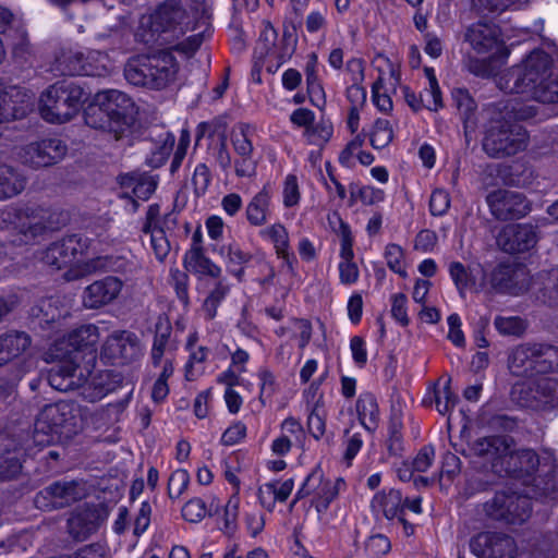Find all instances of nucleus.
I'll return each instance as SVG.
<instances>
[{"label":"nucleus","mask_w":558,"mask_h":558,"mask_svg":"<svg viewBox=\"0 0 558 558\" xmlns=\"http://www.w3.org/2000/svg\"><path fill=\"white\" fill-rule=\"evenodd\" d=\"M98 340V328L94 325H84L58 337L45 354L47 362H59L49 372V385L59 391L82 388V396L92 402L104 398L109 389L96 383V378L87 380L96 362Z\"/></svg>","instance_id":"nucleus-1"},{"label":"nucleus","mask_w":558,"mask_h":558,"mask_svg":"<svg viewBox=\"0 0 558 558\" xmlns=\"http://www.w3.org/2000/svg\"><path fill=\"white\" fill-rule=\"evenodd\" d=\"M497 85L506 93L520 95V100L558 102L553 60L542 50L532 51L521 64L501 74Z\"/></svg>","instance_id":"nucleus-2"},{"label":"nucleus","mask_w":558,"mask_h":558,"mask_svg":"<svg viewBox=\"0 0 558 558\" xmlns=\"http://www.w3.org/2000/svg\"><path fill=\"white\" fill-rule=\"evenodd\" d=\"M475 454L490 463L493 472L521 480L525 485H548L549 478L537 474L539 459L530 449H515L513 441L505 436L485 437L473 445Z\"/></svg>","instance_id":"nucleus-3"},{"label":"nucleus","mask_w":558,"mask_h":558,"mask_svg":"<svg viewBox=\"0 0 558 558\" xmlns=\"http://www.w3.org/2000/svg\"><path fill=\"white\" fill-rule=\"evenodd\" d=\"M136 107L123 92L117 89L97 93L84 111L88 126L101 130L121 138L132 133Z\"/></svg>","instance_id":"nucleus-4"},{"label":"nucleus","mask_w":558,"mask_h":558,"mask_svg":"<svg viewBox=\"0 0 558 558\" xmlns=\"http://www.w3.org/2000/svg\"><path fill=\"white\" fill-rule=\"evenodd\" d=\"M534 114L533 108L521 106L519 99L508 100L498 118L490 120L483 138V148L492 157L511 156L527 145V133L510 120H525Z\"/></svg>","instance_id":"nucleus-5"},{"label":"nucleus","mask_w":558,"mask_h":558,"mask_svg":"<svg viewBox=\"0 0 558 558\" xmlns=\"http://www.w3.org/2000/svg\"><path fill=\"white\" fill-rule=\"evenodd\" d=\"M87 239L70 235L60 242L51 244L41 255V260L56 269L68 268L64 274L66 280L78 279L99 268L114 271H125L123 262H102L101 258L92 260L87 256Z\"/></svg>","instance_id":"nucleus-6"},{"label":"nucleus","mask_w":558,"mask_h":558,"mask_svg":"<svg viewBox=\"0 0 558 558\" xmlns=\"http://www.w3.org/2000/svg\"><path fill=\"white\" fill-rule=\"evenodd\" d=\"M464 40L471 48L469 69L476 75H490L494 63L504 62L509 56L499 29L493 24H472L465 32Z\"/></svg>","instance_id":"nucleus-7"},{"label":"nucleus","mask_w":558,"mask_h":558,"mask_svg":"<svg viewBox=\"0 0 558 558\" xmlns=\"http://www.w3.org/2000/svg\"><path fill=\"white\" fill-rule=\"evenodd\" d=\"M178 62L169 51L133 57L124 68V76L129 83L150 89L172 86L178 80Z\"/></svg>","instance_id":"nucleus-8"},{"label":"nucleus","mask_w":558,"mask_h":558,"mask_svg":"<svg viewBox=\"0 0 558 558\" xmlns=\"http://www.w3.org/2000/svg\"><path fill=\"white\" fill-rule=\"evenodd\" d=\"M33 93L17 86L0 90V123L24 117L33 107ZM24 185V179L19 173L0 165V199L16 195Z\"/></svg>","instance_id":"nucleus-9"},{"label":"nucleus","mask_w":558,"mask_h":558,"mask_svg":"<svg viewBox=\"0 0 558 558\" xmlns=\"http://www.w3.org/2000/svg\"><path fill=\"white\" fill-rule=\"evenodd\" d=\"M84 96V90L76 84L58 82L41 93L39 113L49 123H65L78 113Z\"/></svg>","instance_id":"nucleus-10"},{"label":"nucleus","mask_w":558,"mask_h":558,"mask_svg":"<svg viewBox=\"0 0 558 558\" xmlns=\"http://www.w3.org/2000/svg\"><path fill=\"white\" fill-rule=\"evenodd\" d=\"M151 37L165 44H171L187 31L192 29L191 19L186 11L177 2H167L158 7L151 14L141 21Z\"/></svg>","instance_id":"nucleus-11"},{"label":"nucleus","mask_w":558,"mask_h":558,"mask_svg":"<svg viewBox=\"0 0 558 558\" xmlns=\"http://www.w3.org/2000/svg\"><path fill=\"white\" fill-rule=\"evenodd\" d=\"M56 64L63 75L105 76L114 69V61L108 53L90 49L64 51Z\"/></svg>","instance_id":"nucleus-12"},{"label":"nucleus","mask_w":558,"mask_h":558,"mask_svg":"<svg viewBox=\"0 0 558 558\" xmlns=\"http://www.w3.org/2000/svg\"><path fill=\"white\" fill-rule=\"evenodd\" d=\"M471 280L475 284L470 286L468 291L473 292H482L492 288L510 294H519L527 289L524 268L511 265H499L489 275V278L482 266L474 265Z\"/></svg>","instance_id":"nucleus-13"},{"label":"nucleus","mask_w":558,"mask_h":558,"mask_svg":"<svg viewBox=\"0 0 558 558\" xmlns=\"http://www.w3.org/2000/svg\"><path fill=\"white\" fill-rule=\"evenodd\" d=\"M81 423V414L78 408L68 401H59L49 404L40 412L36 423L35 432L37 437L39 433L49 437L47 439H38L39 442H50L52 434H70L74 433Z\"/></svg>","instance_id":"nucleus-14"},{"label":"nucleus","mask_w":558,"mask_h":558,"mask_svg":"<svg viewBox=\"0 0 558 558\" xmlns=\"http://www.w3.org/2000/svg\"><path fill=\"white\" fill-rule=\"evenodd\" d=\"M512 399L520 405L547 409L558 405V379L548 376H537L514 384Z\"/></svg>","instance_id":"nucleus-15"},{"label":"nucleus","mask_w":558,"mask_h":558,"mask_svg":"<svg viewBox=\"0 0 558 558\" xmlns=\"http://www.w3.org/2000/svg\"><path fill=\"white\" fill-rule=\"evenodd\" d=\"M345 486L343 478H324L322 471L314 470L305 478L298 495L300 497L312 495V505L316 509L319 520L327 521L326 514L330 504L345 489Z\"/></svg>","instance_id":"nucleus-16"},{"label":"nucleus","mask_w":558,"mask_h":558,"mask_svg":"<svg viewBox=\"0 0 558 558\" xmlns=\"http://www.w3.org/2000/svg\"><path fill=\"white\" fill-rule=\"evenodd\" d=\"M2 216L3 222L12 225L14 229L19 230L22 235L20 241L25 244L52 228L47 221L48 211L36 206L12 208L3 213Z\"/></svg>","instance_id":"nucleus-17"},{"label":"nucleus","mask_w":558,"mask_h":558,"mask_svg":"<svg viewBox=\"0 0 558 558\" xmlns=\"http://www.w3.org/2000/svg\"><path fill=\"white\" fill-rule=\"evenodd\" d=\"M486 514L495 520H504L511 524L524 522L531 513V500L526 496L497 493L484 505Z\"/></svg>","instance_id":"nucleus-18"},{"label":"nucleus","mask_w":558,"mask_h":558,"mask_svg":"<svg viewBox=\"0 0 558 558\" xmlns=\"http://www.w3.org/2000/svg\"><path fill=\"white\" fill-rule=\"evenodd\" d=\"M253 137L254 129L247 124H239L231 131L230 142L235 154L234 171L239 178L256 175L257 159L254 157Z\"/></svg>","instance_id":"nucleus-19"},{"label":"nucleus","mask_w":558,"mask_h":558,"mask_svg":"<svg viewBox=\"0 0 558 558\" xmlns=\"http://www.w3.org/2000/svg\"><path fill=\"white\" fill-rule=\"evenodd\" d=\"M471 551L478 558H514V541L502 534L484 532L471 539Z\"/></svg>","instance_id":"nucleus-20"},{"label":"nucleus","mask_w":558,"mask_h":558,"mask_svg":"<svg viewBox=\"0 0 558 558\" xmlns=\"http://www.w3.org/2000/svg\"><path fill=\"white\" fill-rule=\"evenodd\" d=\"M124 282L116 276H107L87 286L82 301L86 308L96 310L114 303L122 294Z\"/></svg>","instance_id":"nucleus-21"},{"label":"nucleus","mask_w":558,"mask_h":558,"mask_svg":"<svg viewBox=\"0 0 558 558\" xmlns=\"http://www.w3.org/2000/svg\"><path fill=\"white\" fill-rule=\"evenodd\" d=\"M141 353V344L137 337L130 331L112 333L105 342L100 357L106 363L123 364L136 357Z\"/></svg>","instance_id":"nucleus-22"},{"label":"nucleus","mask_w":558,"mask_h":558,"mask_svg":"<svg viewBox=\"0 0 558 558\" xmlns=\"http://www.w3.org/2000/svg\"><path fill=\"white\" fill-rule=\"evenodd\" d=\"M487 204L492 214L501 220L520 218L530 211L526 199L518 192L497 190L488 194Z\"/></svg>","instance_id":"nucleus-23"},{"label":"nucleus","mask_w":558,"mask_h":558,"mask_svg":"<svg viewBox=\"0 0 558 558\" xmlns=\"http://www.w3.org/2000/svg\"><path fill=\"white\" fill-rule=\"evenodd\" d=\"M537 234L531 225H509L497 238L498 245L508 253H520L534 247Z\"/></svg>","instance_id":"nucleus-24"},{"label":"nucleus","mask_w":558,"mask_h":558,"mask_svg":"<svg viewBox=\"0 0 558 558\" xmlns=\"http://www.w3.org/2000/svg\"><path fill=\"white\" fill-rule=\"evenodd\" d=\"M66 147L58 138L43 140L25 149L24 161L34 167H47L61 160Z\"/></svg>","instance_id":"nucleus-25"},{"label":"nucleus","mask_w":558,"mask_h":558,"mask_svg":"<svg viewBox=\"0 0 558 558\" xmlns=\"http://www.w3.org/2000/svg\"><path fill=\"white\" fill-rule=\"evenodd\" d=\"M78 497L73 483H54L38 493L35 505L41 510L62 508Z\"/></svg>","instance_id":"nucleus-26"},{"label":"nucleus","mask_w":558,"mask_h":558,"mask_svg":"<svg viewBox=\"0 0 558 558\" xmlns=\"http://www.w3.org/2000/svg\"><path fill=\"white\" fill-rule=\"evenodd\" d=\"M158 213V206H149L144 232L150 234V245L156 258L163 262L170 252V244L165 231L157 226Z\"/></svg>","instance_id":"nucleus-27"},{"label":"nucleus","mask_w":558,"mask_h":558,"mask_svg":"<svg viewBox=\"0 0 558 558\" xmlns=\"http://www.w3.org/2000/svg\"><path fill=\"white\" fill-rule=\"evenodd\" d=\"M31 345V338L22 331L0 336V366L20 357Z\"/></svg>","instance_id":"nucleus-28"},{"label":"nucleus","mask_w":558,"mask_h":558,"mask_svg":"<svg viewBox=\"0 0 558 558\" xmlns=\"http://www.w3.org/2000/svg\"><path fill=\"white\" fill-rule=\"evenodd\" d=\"M183 266L187 271L199 277L218 278L221 274V268L206 257L199 246H193L184 254Z\"/></svg>","instance_id":"nucleus-29"},{"label":"nucleus","mask_w":558,"mask_h":558,"mask_svg":"<svg viewBox=\"0 0 558 558\" xmlns=\"http://www.w3.org/2000/svg\"><path fill=\"white\" fill-rule=\"evenodd\" d=\"M271 192L264 186L246 206V218L253 226L259 227L267 222L270 215Z\"/></svg>","instance_id":"nucleus-30"},{"label":"nucleus","mask_w":558,"mask_h":558,"mask_svg":"<svg viewBox=\"0 0 558 558\" xmlns=\"http://www.w3.org/2000/svg\"><path fill=\"white\" fill-rule=\"evenodd\" d=\"M536 350L534 344H522L517 347L509 360V369L515 376L533 377V356Z\"/></svg>","instance_id":"nucleus-31"},{"label":"nucleus","mask_w":558,"mask_h":558,"mask_svg":"<svg viewBox=\"0 0 558 558\" xmlns=\"http://www.w3.org/2000/svg\"><path fill=\"white\" fill-rule=\"evenodd\" d=\"M362 147L363 138L356 135L339 154V162L347 168H353L356 163L369 166L374 161V156L369 151L363 150Z\"/></svg>","instance_id":"nucleus-32"},{"label":"nucleus","mask_w":558,"mask_h":558,"mask_svg":"<svg viewBox=\"0 0 558 558\" xmlns=\"http://www.w3.org/2000/svg\"><path fill=\"white\" fill-rule=\"evenodd\" d=\"M373 70L377 77L373 84L387 85L388 88H397L400 83L399 65L384 54H377L372 61Z\"/></svg>","instance_id":"nucleus-33"},{"label":"nucleus","mask_w":558,"mask_h":558,"mask_svg":"<svg viewBox=\"0 0 558 558\" xmlns=\"http://www.w3.org/2000/svg\"><path fill=\"white\" fill-rule=\"evenodd\" d=\"M356 413L360 424L368 432L377 427L379 410L376 398L372 393H362L356 401Z\"/></svg>","instance_id":"nucleus-34"},{"label":"nucleus","mask_w":558,"mask_h":558,"mask_svg":"<svg viewBox=\"0 0 558 558\" xmlns=\"http://www.w3.org/2000/svg\"><path fill=\"white\" fill-rule=\"evenodd\" d=\"M296 48V38L289 32H284L280 39L277 38L274 50L267 57L276 61L275 64H268L267 71L275 73L282 64L288 62Z\"/></svg>","instance_id":"nucleus-35"},{"label":"nucleus","mask_w":558,"mask_h":558,"mask_svg":"<svg viewBox=\"0 0 558 558\" xmlns=\"http://www.w3.org/2000/svg\"><path fill=\"white\" fill-rule=\"evenodd\" d=\"M263 240L269 242L272 244L277 255L283 259H287L289 257L290 253V241H289V233L286 227L280 223L276 222L272 223L259 232Z\"/></svg>","instance_id":"nucleus-36"},{"label":"nucleus","mask_w":558,"mask_h":558,"mask_svg":"<svg viewBox=\"0 0 558 558\" xmlns=\"http://www.w3.org/2000/svg\"><path fill=\"white\" fill-rule=\"evenodd\" d=\"M403 507L401 493L397 489H390L388 493L381 492L374 496L372 508L381 512L387 519L396 518Z\"/></svg>","instance_id":"nucleus-37"},{"label":"nucleus","mask_w":558,"mask_h":558,"mask_svg":"<svg viewBox=\"0 0 558 558\" xmlns=\"http://www.w3.org/2000/svg\"><path fill=\"white\" fill-rule=\"evenodd\" d=\"M219 508L220 504L216 497H211L209 506L201 498H193L183 506L182 515L186 521L196 523L202 521L206 515L218 513Z\"/></svg>","instance_id":"nucleus-38"},{"label":"nucleus","mask_w":558,"mask_h":558,"mask_svg":"<svg viewBox=\"0 0 558 558\" xmlns=\"http://www.w3.org/2000/svg\"><path fill=\"white\" fill-rule=\"evenodd\" d=\"M533 375L558 369V349L551 345L534 344Z\"/></svg>","instance_id":"nucleus-39"},{"label":"nucleus","mask_w":558,"mask_h":558,"mask_svg":"<svg viewBox=\"0 0 558 558\" xmlns=\"http://www.w3.org/2000/svg\"><path fill=\"white\" fill-rule=\"evenodd\" d=\"M384 257L388 268L402 278H408L409 263L404 250L396 243H389L385 247Z\"/></svg>","instance_id":"nucleus-40"},{"label":"nucleus","mask_w":558,"mask_h":558,"mask_svg":"<svg viewBox=\"0 0 558 558\" xmlns=\"http://www.w3.org/2000/svg\"><path fill=\"white\" fill-rule=\"evenodd\" d=\"M333 134V126L329 121H319L311 124L303 131V137L308 145L323 147Z\"/></svg>","instance_id":"nucleus-41"},{"label":"nucleus","mask_w":558,"mask_h":558,"mask_svg":"<svg viewBox=\"0 0 558 558\" xmlns=\"http://www.w3.org/2000/svg\"><path fill=\"white\" fill-rule=\"evenodd\" d=\"M475 10L481 13H500L506 10H519L527 5L531 0H471Z\"/></svg>","instance_id":"nucleus-42"},{"label":"nucleus","mask_w":558,"mask_h":558,"mask_svg":"<svg viewBox=\"0 0 558 558\" xmlns=\"http://www.w3.org/2000/svg\"><path fill=\"white\" fill-rule=\"evenodd\" d=\"M278 34L269 22H263L254 49V58L263 60L274 50Z\"/></svg>","instance_id":"nucleus-43"},{"label":"nucleus","mask_w":558,"mask_h":558,"mask_svg":"<svg viewBox=\"0 0 558 558\" xmlns=\"http://www.w3.org/2000/svg\"><path fill=\"white\" fill-rule=\"evenodd\" d=\"M352 203L361 202L363 205H375L385 201V192L373 185H350Z\"/></svg>","instance_id":"nucleus-44"},{"label":"nucleus","mask_w":558,"mask_h":558,"mask_svg":"<svg viewBox=\"0 0 558 558\" xmlns=\"http://www.w3.org/2000/svg\"><path fill=\"white\" fill-rule=\"evenodd\" d=\"M392 138L393 131L390 122L386 119L375 120L369 132L371 145L375 149H383L392 142Z\"/></svg>","instance_id":"nucleus-45"},{"label":"nucleus","mask_w":558,"mask_h":558,"mask_svg":"<svg viewBox=\"0 0 558 558\" xmlns=\"http://www.w3.org/2000/svg\"><path fill=\"white\" fill-rule=\"evenodd\" d=\"M220 255L225 259L229 270L235 276L242 274V266L248 260V255L244 253L238 244L221 246Z\"/></svg>","instance_id":"nucleus-46"},{"label":"nucleus","mask_w":558,"mask_h":558,"mask_svg":"<svg viewBox=\"0 0 558 558\" xmlns=\"http://www.w3.org/2000/svg\"><path fill=\"white\" fill-rule=\"evenodd\" d=\"M449 275L461 296H464L470 286H474L471 280L473 275V266L465 267L460 262H452L449 265Z\"/></svg>","instance_id":"nucleus-47"},{"label":"nucleus","mask_w":558,"mask_h":558,"mask_svg":"<svg viewBox=\"0 0 558 558\" xmlns=\"http://www.w3.org/2000/svg\"><path fill=\"white\" fill-rule=\"evenodd\" d=\"M301 201V189L296 173L292 172L282 181V204L286 208L296 207Z\"/></svg>","instance_id":"nucleus-48"},{"label":"nucleus","mask_w":558,"mask_h":558,"mask_svg":"<svg viewBox=\"0 0 558 558\" xmlns=\"http://www.w3.org/2000/svg\"><path fill=\"white\" fill-rule=\"evenodd\" d=\"M433 396L436 409L442 415L449 413L456 405L457 396L450 389V378L445 381L441 388H434Z\"/></svg>","instance_id":"nucleus-49"},{"label":"nucleus","mask_w":558,"mask_h":558,"mask_svg":"<svg viewBox=\"0 0 558 558\" xmlns=\"http://www.w3.org/2000/svg\"><path fill=\"white\" fill-rule=\"evenodd\" d=\"M187 349L190 350V359L185 366V376L187 380H193L202 373V363L207 353L204 347L194 349V341L192 339L187 342Z\"/></svg>","instance_id":"nucleus-50"},{"label":"nucleus","mask_w":558,"mask_h":558,"mask_svg":"<svg viewBox=\"0 0 558 558\" xmlns=\"http://www.w3.org/2000/svg\"><path fill=\"white\" fill-rule=\"evenodd\" d=\"M228 292L229 288L223 281L217 282V284L211 290L209 295L205 299L203 304V311L207 318L211 319L216 316L217 308L223 301Z\"/></svg>","instance_id":"nucleus-51"},{"label":"nucleus","mask_w":558,"mask_h":558,"mask_svg":"<svg viewBox=\"0 0 558 558\" xmlns=\"http://www.w3.org/2000/svg\"><path fill=\"white\" fill-rule=\"evenodd\" d=\"M396 89L397 88H388L387 85L383 84L372 85V102L378 111L389 113L392 110L393 104L391 94L395 93Z\"/></svg>","instance_id":"nucleus-52"},{"label":"nucleus","mask_w":558,"mask_h":558,"mask_svg":"<svg viewBox=\"0 0 558 558\" xmlns=\"http://www.w3.org/2000/svg\"><path fill=\"white\" fill-rule=\"evenodd\" d=\"M494 325L504 336H520L525 330L524 322L515 316H498L495 318Z\"/></svg>","instance_id":"nucleus-53"},{"label":"nucleus","mask_w":558,"mask_h":558,"mask_svg":"<svg viewBox=\"0 0 558 558\" xmlns=\"http://www.w3.org/2000/svg\"><path fill=\"white\" fill-rule=\"evenodd\" d=\"M390 548V541L383 534L369 536L364 545L366 556L369 558H379L386 555Z\"/></svg>","instance_id":"nucleus-54"},{"label":"nucleus","mask_w":558,"mask_h":558,"mask_svg":"<svg viewBox=\"0 0 558 558\" xmlns=\"http://www.w3.org/2000/svg\"><path fill=\"white\" fill-rule=\"evenodd\" d=\"M391 316L401 326L405 327L410 324L408 315V298L404 293H395L390 298Z\"/></svg>","instance_id":"nucleus-55"},{"label":"nucleus","mask_w":558,"mask_h":558,"mask_svg":"<svg viewBox=\"0 0 558 558\" xmlns=\"http://www.w3.org/2000/svg\"><path fill=\"white\" fill-rule=\"evenodd\" d=\"M337 234L340 238V258H353V235L350 226L342 219H339Z\"/></svg>","instance_id":"nucleus-56"},{"label":"nucleus","mask_w":558,"mask_h":558,"mask_svg":"<svg viewBox=\"0 0 558 558\" xmlns=\"http://www.w3.org/2000/svg\"><path fill=\"white\" fill-rule=\"evenodd\" d=\"M281 436L292 439V444L295 446L303 447L305 441V433L300 424L293 417L286 418L281 424Z\"/></svg>","instance_id":"nucleus-57"},{"label":"nucleus","mask_w":558,"mask_h":558,"mask_svg":"<svg viewBox=\"0 0 558 558\" xmlns=\"http://www.w3.org/2000/svg\"><path fill=\"white\" fill-rule=\"evenodd\" d=\"M452 100L460 113L463 116L465 123H468L475 109V101L469 92L463 88H456L452 90Z\"/></svg>","instance_id":"nucleus-58"},{"label":"nucleus","mask_w":558,"mask_h":558,"mask_svg":"<svg viewBox=\"0 0 558 558\" xmlns=\"http://www.w3.org/2000/svg\"><path fill=\"white\" fill-rule=\"evenodd\" d=\"M190 483V473L185 469L175 470L168 482L169 495L172 498L180 497L187 488Z\"/></svg>","instance_id":"nucleus-59"},{"label":"nucleus","mask_w":558,"mask_h":558,"mask_svg":"<svg viewBox=\"0 0 558 558\" xmlns=\"http://www.w3.org/2000/svg\"><path fill=\"white\" fill-rule=\"evenodd\" d=\"M338 269L339 279L342 284L352 286L359 280L360 271L353 258H341Z\"/></svg>","instance_id":"nucleus-60"},{"label":"nucleus","mask_w":558,"mask_h":558,"mask_svg":"<svg viewBox=\"0 0 558 558\" xmlns=\"http://www.w3.org/2000/svg\"><path fill=\"white\" fill-rule=\"evenodd\" d=\"M450 207L449 193L444 189L433 191L429 199L430 213L434 216H442Z\"/></svg>","instance_id":"nucleus-61"},{"label":"nucleus","mask_w":558,"mask_h":558,"mask_svg":"<svg viewBox=\"0 0 558 558\" xmlns=\"http://www.w3.org/2000/svg\"><path fill=\"white\" fill-rule=\"evenodd\" d=\"M211 178L206 165L199 163L195 167L192 182L197 195H203L210 184Z\"/></svg>","instance_id":"nucleus-62"},{"label":"nucleus","mask_w":558,"mask_h":558,"mask_svg":"<svg viewBox=\"0 0 558 558\" xmlns=\"http://www.w3.org/2000/svg\"><path fill=\"white\" fill-rule=\"evenodd\" d=\"M246 436V426L242 422H235L230 425L221 436V444L225 446H234Z\"/></svg>","instance_id":"nucleus-63"},{"label":"nucleus","mask_w":558,"mask_h":558,"mask_svg":"<svg viewBox=\"0 0 558 558\" xmlns=\"http://www.w3.org/2000/svg\"><path fill=\"white\" fill-rule=\"evenodd\" d=\"M435 459V450L430 446L423 447L415 458L413 459L411 466L413 471L426 472L433 464Z\"/></svg>","instance_id":"nucleus-64"}]
</instances>
